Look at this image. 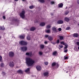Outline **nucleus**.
Segmentation results:
<instances>
[{
	"label": "nucleus",
	"mask_w": 79,
	"mask_h": 79,
	"mask_svg": "<svg viewBox=\"0 0 79 79\" xmlns=\"http://www.w3.org/2000/svg\"><path fill=\"white\" fill-rule=\"evenodd\" d=\"M9 66H10V67L11 68H13L14 66H15V63L13 62H11L9 64Z\"/></svg>",
	"instance_id": "20e7f679"
},
{
	"label": "nucleus",
	"mask_w": 79,
	"mask_h": 79,
	"mask_svg": "<svg viewBox=\"0 0 79 79\" xmlns=\"http://www.w3.org/2000/svg\"><path fill=\"white\" fill-rule=\"evenodd\" d=\"M39 53L40 55H42L43 54V52H39Z\"/></svg>",
	"instance_id": "72a5a7b5"
},
{
	"label": "nucleus",
	"mask_w": 79,
	"mask_h": 79,
	"mask_svg": "<svg viewBox=\"0 0 79 79\" xmlns=\"http://www.w3.org/2000/svg\"><path fill=\"white\" fill-rule=\"evenodd\" d=\"M56 64L57 65V66H58V64H57L55 62H54L52 64V66H55V65H56Z\"/></svg>",
	"instance_id": "f3484780"
},
{
	"label": "nucleus",
	"mask_w": 79,
	"mask_h": 79,
	"mask_svg": "<svg viewBox=\"0 0 79 79\" xmlns=\"http://www.w3.org/2000/svg\"><path fill=\"white\" fill-rule=\"evenodd\" d=\"M3 19H5V16H3Z\"/></svg>",
	"instance_id": "09e8293b"
},
{
	"label": "nucleus",
	"mask_w": 79,
	"mask_h": 79,
	"mask_svg": "<svg viewBox=\"0 0 79 79\" xmlns=\"http://www.w3.org/2000/svg\"><path fill=\"white\" fill-rule=\"evenodd\" d=\"M27 39L28 40H31V37L29 36H27Z\"/></svg>",
	"instance_id": "b1692460"
},
{
	"label": "nucleus",
	"mask_w": 79,
	"mask_h": 79,
	"mask_svg": "<svg viewBox=\"0 0 79 79\" xmlns=\"http://www.w3.org/2000/svg\"><path fill=\"white\" fill-rule=\"evenodd\" d=\"M27 42L24 41H20L19 42V44L21 45H27Z\"/></svg>",
	"instance_id": "7ed1b4c3"
},
{
	"label": "nucleus",
	"mask_w": 79,
	"mask_h": 79,
	"mask_svg": "<svg viewBox=\"0 0 79 79\" xmlns=\"http://www.w3.org/2000/svg\"><path fill=\"white\" fill-rule=\"evenodd\" d=\"M44 44H47V42L46 41H45L44 42Z\"/></svg>",
	"instance_id": "3c124183"
},
{
	"label": "nucleus",
	"mask_w": 79,
	"mask_h": 79,
	"mask_svg": "<svg viewBox=\"0 0 79 79\" xmlns=\"http://www.w3.org/2000/svg\"><path fill=\"white\" fill-rule=\"evenodd\" d=\"M63 5L62 3H60L58 5L60 7V8H61V7H63Z\"/></svg>",
	"instance_id": "6ab92c4d"
},
{
	"label": "nucleus",
	"mask_w": 79,
	"mask_h": 79,
	"mask_svg": "<svg viewBox=\"0 0 79 79\" xmlns=\"http://www.w3.org/2000/svg\"><path fill=\"white\" fill-rule=\"evenodd\" d=\"M26 63L28 66H32L35 64V61L29 58H26Z\"/></svg>",
	"instance_id": "f257e3e1"
},
{
	"label": "nucleus",
	"mask_w": 79,
	"mask_h": 79,
	"mask_svg": "<svg viewBox=\"0 0 79 79\" xmlns=\"http://www.w3.org/2000/svg\"><path fill=\"white\" fill-rule=\"evenodd\" d=\"M25 11L24 10L22 11V12L20 14V16L21 18H22L23 19L25 17Z\"/></svg>",
	"instance_id": "f03ea898"
},
{
	"label": "nucleus",
	"mask_w": 79,
	"mask_h": 79,
	"mask_svg": "<svg viewBox=\"0 0 79 79\" xmlns=\"http://www.w3.org/2000/svg\"><path fill=\"white\" fill-rule=\"evenodd\" d=\"M57 42V44H59V43H60L59 40H58Z\"/></svg>",
	"instance_id": "49530a36"
},
{
	"label": "nucleus",
	"mask_w": 79,
	"mask_h": 79,
	"mask_svg": "<svg viewBox=\"0 0 79 79\" xmlns=\"http://www.w3.org/2000/svg\"><path fill=\"white\" fill-rule=\"evenodd\" d=\"M36 69L38 71H40L41 69H42V68H41V67L39 66H36Z\"/></svg>",
	"instance_id": "6e6552de"
},
{
	"label": "nucleus",
	"mask_w": 79,
	"mask_h": 79,
	"mask_svg": "<svg viewBox=\"0 0 79 79\" xmlns=\"http://www.w3.org/2000/svg\"><path fill=\"white\" fill-rule=\"evenodd\" d=\"M32 52H27L26 53V55H27V56H32Z\"/></svg>",
	"instance_id": "423d86ee"
},
{
	"label": "nucleus",
	"mask_w": 79,
	"mask_h": 79,
	"mask_svg": "<svg viewBox=\"0 0 79 79\" xmlns=\"http://www.w3.org/2000/svg\"><path fill=\"white\" fill-rule=\"evenodd\" d=\"M78 25H79V24H78Z\"/></svg>",
	"instance_id": "13d9d810"
},
{
	"label": "nucleus",
	"mask_w": 79,
	"mask_h": 79,
	"mask_svg": "<svg viewBox=\"0 0 79 79\" xmlns=\"http://www.w3.org/2000/svg\"><path fill=\"white\" fill-rule=\"evenodd\" d=\"M0 39H1V36H0Z\"/></svg>",
	"instance_id": "6e6d98bb"
},
{
	"label": "nucleus",
	"mask_w": 79,
	"mask_h": 79,
	"mask_svg": "<svg viewBox=\"0 0 79 79\" xmlns=\"http://www.w3.org/2000/svg\"><path fill=\"white\" fill-rule=\"evenodd\" d=\"M48 35H46L45 36V37H48Z\"/></svg>",
	"instance_id": "de8ad7c7"
},
{
	"label": "nucleus",
	"mask_w": 79,
	"mask_h": 79,
	"mask_svg": "<svg viewBox=\"0 0 79 79\" xmlns=\"http://www.w3.org/2000/svg\"><path fill=\"white\" fill-rule=\"evenodd\" d=\"M18 73H23V71L21 70H19L17 71Z\"/></svg>",
	"instance_id": "a211bd4d"
},
{
	"label": "nucleus",
	"mask_w": 79,
	"mask_h": 79,
	"mask_svg": "<svg viewBox=\"0 0 79 79\" xmlns=\"http://www.w3.org/2000/svg\"><path fill=\"white\" fill-rule=\"evenodd\" d=\"M64 58L65 60H68V56H64Z\"/></svg>",
	"instance_id": "f704fd0d"
},
{
	"label": "nucleus",
	"mask_w": 79,
	"mask_h": 79,
	"mask_svg": "<svg viewBox=\"0 0 79 79\" xmlns=\"http://www.w3.org/2000/svg\"><path fill=\"white\" fill-rule=\"evenodd\" d=\"M59 47H60V48H63V46L61 45H59Z\"/></svg>",
	"instance_id": "a19ab883"
},
{
	"label": "nucleus",
	"mask_w": 79,
	"mask_h": 79,
	"mask_svg": "<svg viewBox=\"0 0 79 79\" xmlns=\"http://www.w3.org/2000/svg\"><path fill=\"white\" fill-rule=\"evenodd\" d=\"M52 29L53 31H54L55 32H57V30L56 29V28H55V27H53Z\"/></svg>",
	"instance_id": "4468645a"
},
{
	"label": "nucleus",
	"mask_w": 79,
	"mask_h": 79,
	"mask_svg": "<svg viewBox=\"0 0 79 79\" xmlns=\"http://www.w3.org/2000/svg\"><path fill=\"white\" fill-rule=\"evenodd\" d=\"M15 1H18V0H15Z\"/></svg>",
	"instance_id": "603ef678"
},
{
	"label": "nucleus",
	"mask_w": 79,
	"mask_h": 79,
	"mask_svg": "<svg viewBox=\"0 0 79 79\" xmlns=\"http://www.w3.org/2000/svg\"><path fill=\"white\" fill-rule=\"evenodd\" d=\"M53 55H54V56H56L57 55V52L56 51L54 52L53 53Z\"/></svg>",
	"instance_id": "412c9836"
},
{
	"label": "nucleus",
	"mask_w": 79,
	"mask_h": 79,
	"mask_svg": "<svg viewBox=\"0 0 79 79\" xmlns=\"http://www.w3.org/2000/svg\"><path fill=\"white\" fill-rule=\"evenodd\" d=\"M51 15H52V14H51Z\"/></svg>",
	"instance_id": "4d7b16f0"
},
{
	"label": "nucleus",
	"mask_w": 79,
	"mask_h": 79,
	"mask_svg": "<svg viewBox=\"0 0 79 79\" xmlns=\"http://www.w3.org/2000/svg\"><path fill=\"white\" fill-rule=\"evenodd\" d=\"M34 7V6H29V8L30 9H32Z\"/></svg>",
	"instance_id": "4c0bfd02"
},
{
	"label": "nucleus",
	"mask_w": 79,
	"mask_h": 79,
	"mask_svg": "<svg viewBox=\"0 0 79 79\" xmlns=\"http://www.w3.org/2000/svg\"><path fill=\"white\" fill-rule=\"evenodd\" d=\"M1 67H2V68L4 67V64L2 63L1 64Z\"/></svg>",
	"instance_id": "c756f323"
},
{
	"label": "nucleus",
	"mask_w": 79,
	"mask_h": 79,
	"mask_svg": "<svg viewBox=\"0 0 79 79\" xmlns=\"http://www.w3.org/2000/svg\"><path fill=\"white\" fill-rule=\"evenodd\" d=\"M22 1H26V0H22Z\"/></svg>",
	"instance_id": "5fc2aeb1"
},
{
	"label": "nucleus",
	"mask_w": 79,
	"mask_h": 79,
	"mask_svg": "<svg viewBox=\"0 0 79 79\" xmlns=\"http://www.w3.org/2000/svg\"><path fill=\"white\" fill-rule=\"evenodd\" d=\"M14 52H10L9 54V56L10 57H13V56H14Z\"/></svg>",
	"instance_id": "39448f33"
},
{
	"label": "nucleus",
	"mask_w": 79,
	"mask_h": 79,
	"mask_svg": "<svg viewBox=\"0 0 79 79\" xmlns=\"http://www.w3.org/2000/svg\"><path fill=\"white\" fill-rule=\"evenodd\" d=\"M68 13H69V11H67L64 13V15H68Z\"/></svg>",
	"instance_id": "473e14b6"
},
{
	"label": "nucleus",
	"mask_w": 79,
	"mask_h": 79,
	"mask_svg": "<svg viewBox=\"0 0 79 79\" xmlns=\"http://www.w3.org/2000/svg\"><path fill=\"white\" fill-rule=\"evenodd\" d=\"M57 23L58 24H63V21L61 20H59L58 21Z\"/></svg>",
	"instance_id": "1a4fd4ad"
},
{
	"label": "nucleus",
	"mask_w": 79,
	"mask_h": 79,
	"mask_svg": "<svg viewBox=\"0 0 79 79\" xmlns=\"http://www.w3.org/2000/svg\"><path fill=\"white\" fill-rule=\"evenodd\" d=\"M27 48L26 47H24L21 48V50H22V51H23V52L24 51H26V50H27Z\"/></svg>",
	"instance_id": "0eeeda50"
},
{
	"label": "nucleus",
	"mask_w": 79,
	"mask_h": 79,
	"mask_svg": "<svg viewBox=\"0 0 79 79\" xmlns=\"http://www.w3.org/2000/svg\"><path fill=\"white\" fill-rule=\"evenodd\" d=\"M40 47H41V48H44V45L41 44L40 45Z\"/></svg>",
	"instance_id": "7c9ffc66"
},
{
	"label": "nucleus",
	"mask_w": 79,
	"mask_h": 79,
	"mask_svg": "<svg viewBox=\"0 0 79 79\" xmlns=\"http://www.w3.org/2000/svg\"><path fill=\"white\" fill-rule=\"evenodd\" d=\"M58 30L59 31H61V28H59L58 29Z\"/></svg>",
	"instance_id": "a18cd8bd"
},
{
	"label": "nucleus",
	"mask_w": 79,
	"mask_h": 79,
	"mask_svg": "<svg viewBox=\"0 0 79 79\" xmlns=\"http://www.w3.org/2000/svg\"><path fill=\"white\" fill-rule=\"evenodd\" d=\"M35 29V28L34 27H32L30 28V31H34Z\"/></svg>",
	"instance_id": "2eb2a0df"
},
{
	"label": "nucleus",
	"mask_w": 79,
	"mask_h": 79,
	"mask_svg": "<svg viewBox=\"0 0 79 79\" xmlns=\"http://www.w3.org/2000/svg\"><path fill=\"white\" fill-rule=\"evenodd\" d=\"M59 37L60 40H63V37L61 36H59Z\"/></svg>",
	"instance_id": "c85d7f7f"
},
{
	"label": "nucleus",
	"mask_w": 79,
	"mask_h": 79,
	"mask_svg": "<svg viewBox=\"0 0 79 79\" xmlns=\"http://www.w3.org/2000/svg\"><path fill=\"white\" fill-rule=\"evenodd\" d=\"M77 3L79 4V0H77Z\"/></svg>",
	"instance_id": "8fccbe9b"
},
{
	"label": "nucleus",
	"mask_w": 79,
	"mask_h": 79,
	"mask_svg": "<svg viewBox=\"0 0 79 79\" xmlns=\"http://www.w3.org/2000/svg\"><path fill=\"white\" fill-rule=\"evenodd\" d=\"M51 43H52V44H53V45H55V43H54L53 42H51Z\"/></svg>",
	"instance_id": "c03bdc74"
},
{
	"label": "nucleus",
	"mask_w": 79,
	"mask_h": 79,
	"mask_svg": "<svg viewBox=\"0 0 79 79\" xmlns=\"http://www.w3.org/2000/svg\"><path fill=\"white\" fill-rule=\"evenodd\" d=\"M46 32L47 33H50V30H48L47 31H46Z\"/></svg>",
	"instance_id": "e433bc0d"
},
{
	"label": "nucleus",
	"mask_w": 79,
	"mask_h": 79,
	"mask_svg": "<svg viewBox=\"0 0 79 79\" xmlns=\"http://www.w3.org/2000/svg\"><path fill=\"white\" fill-rule=\"evenodd\" d=\"M50 27H51V25H48L46 27L47 29H49V28H50Z\"/></svg>",
	"instance_id": "cd10ccee"
},
{
	"label": "nucleus",
	"mask_w": 79,
	"mask_h": 79,
	"mask_svg": "<svg viewBox=\"0 0 79 79\" xmlns=\"http://www.w3.org/2000/svg\"><path fill=\"white\" fill-rule=\"evenodd\" d=\"M78 50H79V46H78Z\"/></svg>",
	"instance_id": "864d4df0"
},
{
	"label": "nucleus",
	"mask_w": 79,
	"mask_h": 79,
	"mask_svg": "<svg viewBox=\"0 0 79 79\" xmlns=\"http://www.w3.org/2000/svg\"><path fill=\"white\" fill-rule=\"evenodd\" d=\"M40 26H44L45 25V23L44 22H41L40 23Z\"/></svg>",
	"instance_id": "9d476101"
},
{
	"label": "nucleus",
	"mask_w": 79,
	"mask_h": 79,
	"mask_svg": "<svg viewBox=\"0 0 79 79\" xmlns=\"http://www.w3.org/2000/svg\"><path fill=\"white\" fill-rule=\"evenodd\" d=\"M70 29V27H67L66 28V30H69V29Z\"/></svg>",
	"instance_id": "ea45409f"
},
{
	"label": "nucleus",
	"mask_w": 79,
	"mask_h": 79,
	"mask_svg": "<svg viewBox=\"0 0 79 79\" xmlns=\"http://www.w3.org/2000/svg\"><path fill=\"white\" fill-rule=\"evenodd\" d=\"M0 61L1 62L2 61V57L1 56H0Z\"/></svg>",
	"instance_id": "c9c22d12"
},
{
	"label": "nucleus",
	"mask_w": 79,
	"mask_h": 79,
	"mask_svg": "<svg viewBox=\"0 0 79 79\" xmlns=\"http://www.w3.org/2000/svg\"><path fill=\"white\" fill-rule=\"evenodd\" d=\"M5 28L3 27H2V26H0V30H5Z\"/></svg>",
	"instance_id": "5701e85b"
},
{
	"label": "nucleus",
	"mask_w": 79,
	"mask_h": 79,
	"mask_svg": "<svg viewBox=\"0 0 79 79\" xmlns=\"http://www.w3.org/2000/svg\"><path fill=\"white\" fill-rule=\"evenodd\" d=\"M30 70V69L29 68H27V69H26L25 71L26 72V73H27V72H29V70Z\"/></svg>",
	"instance_id": "4be33fe9"
},
{
	"label": "nucleus",
	"mask_w": 79,
	"mask_h": 79,
	"mask_svg": "<svg viewBox=\"0 0 79 79\" xmlns=\"http://www.w3.org/2000/svg\"><path fill=\"white\" fill-rule=\"evenodd\" d=\"M51 3L52 4H54V3H55V2L53 1H51Z\"/></svg>",
	"instance_id": "79ce46f5"
},
{
	"label": "nucleus",
	"mask_w": 79,
	"mask_h": 79,
	"mask_svg": "<svg viewBox=\"0 0 79 79\" xmlns=\"http://www.w3.org/2000/svg\"><path fill=\"white\" fill-rule=\"evenodd\" d=\"M44 76H46L48 77V72H46L44 73Z\"/></svg>",
	"instance_id": "9b49d317"
},
{
	"label": "nucleus",
	"mask_w": 79,
	"mask_h": 79,
	"mask_svg": "<svg viewBox=\"0 0 79 79\" xmlns=\"http://www.w3.org/2000/svg\"><path fill=\"white\" fill-rule=\"evenodd\" d=\"M38 1L40 2V3H44L45 2L44 0H38Z\"/></svg>",
	"instance_id": "a878e982"
},
{
	"label": "nucleus",
	"mask_w": 79,
	"mask_h": 79,
	"mask_svg": "<svg viewBox=\"0 0 79 79\" xmlns=\"http://www.w3.org/2000/svg\"><path fill=\"white\" fill-rule=\"evenodd\" d=\"M19 37L20 39H24V36H23V35H20Z\"/></svg>",
	"instance_id": "bb28decb"
},
{
	"label": "nucleus",
	"mask_w": 79,
	"mask_h": 79,
	"mask_svg": "<svg viewBox=\"0 0 79 79\" xmlns=\"http://www.w3.org/2000/svg\"><path fill=\"white\" fill-rule=\"evenodd\" d=\"M64 20L65 21H67V22H68V21H69V19L68 17H66L64 18Z\"/></svg>",
	"instance_id": "ddd939ff"
},
{
	"label": "nucleus",
	"mask_w": 79,
	"mask_h": 79,
	"mask_svg": "<svg viewBox=\"0 0 79 79\" xmlns=\"http://www.w3.org/2000/svg\"><path fill=\"white\" fill-rule=\"evenodd\" d=\"M68 52V50L66 49L64 51V52H65V53H66Z\"/></svg>",
	"instance_id": "37998d69"
},
{
	"label": "nucleus",
	"mask_w": 79,
	"mask_h": 79,
	"mask_svg": "<svg viewBox=\"0 0 79 79\" xmlns=\"http://www.w3.org/2000/svg\"><path fill=\"white\" fill-rule=\"evenodd\" d=\"M76 43L77 45H78V46H79V41L77 42Z\"/></svg>",
	"instance_id": "58836bf2"
},
{
	"label": "nucleus",
	"mask_w": 79,
	"mask_h": 79,
	"mask_svg": "<svg viewBox=\"0 0 79 79\" xmlns=\"http://www.w3.org/2000/svg\"><path fill=\"white\" fill-rule=\"evenodd\" d=\"M65 47H64V49H66V48H68V45L66 44L65 45H64Z\"/></svg>",
	"instance_id": "393cba45"
},
{
	"label": "nucleus",
	"mask_w": 79,
	"mask_h": 79,
	"mask_svg": "<svg viewBox=\"0 0 79 79\" xmlns=\"http://www.w3.org/2000/svg\"><path fill=\"white\" fill-rule=\"evenodd\" d=\"M73 37H77L79 36V34L77 33H74L73 34Z\"/></svg>",
	"instance_id": "f8f14e48"
},
{
	"label": "nucleus",
	"mask_w": 79,
	"mask_h": 79,
	"mask_svg": "<svg viewBox=\"0 0 79 79\" xmlns=\"http://www.w3.org/2000/svg\"><path fill=\"white\" fill-rule=\"evenodd\" d=\"M48 62H44V64L45 65H48Z\"/></svg>",
	"instance_id": "2f4dec72"
},
{
	"label": "nucleus",
	"mask_w": 79,
	"mask_h": 79,
	"mask_svg": "<svg viewBox=\"0 0 79 79\" xmlns=\"http://www.w3.org/2000/svg\"><path fill=\"white\" fill-rule=\"evenodd\" d=\"M67 44L64 43V41H62L60 42V44L63 45H65Z\"/></svg>",
	"instance_id": "aec40b11"
},
{
	"label": "nucleus",
	"mask_w": 79,
	"mask_h": 79,
	"mask_svg": "<svg viewBox=\"0 0 79 79\" xmlns=\"http://www.w3.org/2000/svg\"><path fill=\"white\" fill-rule=\"evenodd\" d=\"M48 39L49 40H52L53 38L51 36H49L48 37Z\"/></svg>",
	"instance_id": "dca6fc26"
}]
</instances>
